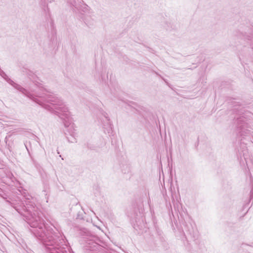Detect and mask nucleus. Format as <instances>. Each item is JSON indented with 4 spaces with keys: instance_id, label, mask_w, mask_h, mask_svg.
I'll list each match as a JSON object with an SVG mask.
<instances>
[{
    "instance_id": "obj_1",
    "label": "nucleus",
    "mask_w": 253,
    "mask_h": 253,
    "mask_svg": "<svg viewBox=\"0 0 253 253\" xmlns=\"http://www.w3.org/2000/svg\"><path fill=\"white\" fill-rule=\"evenodd\" d=\"M31 227V232L44 247L46 253H71L69 247L55 228L46 227L39 215L38 208L28 199L26 206L13 204L7 201Z\"/></svg>"
},
{
    "instance_id": "obj_2",
    "label": "nucleus",
    "mask_w": 253,
    "mask_h": 253,
    "mask_svg": "<svg viewBox=\"0 0 253 253\" xmlns=\"http://www.w3.org/2000/svg\"><path fill=\"white\" fill-rule=\"evenodd\" d=\"M6 81L29 99L64 120L65 126L68 128L67 131L72 136L70 138L67 136L68 141L71 143L76 142L75 133L71 130L73 129V125L70 123V112L68 107L60 98L54 94L38 93L35 95L31 93L20 85L14 83L9 78H7Z\"/></svg>"
},
{
    "instance_id": "obj_3",
    "label": "nucleus",
    "mask_w": 253,
    "mask_h": 253,
    "mask_svg": "<svg viewBox=\"0 0 253 253\" xmlns=\"http://www.w3.org/2000/svg\"><path fill=\"white\" fill-rule=\"evenodd\" d=\"M80 235L84 239L85 242L84 248L86 250L92 253H104L105 248L99 244V239L95 235L92 234L86 228L81 229Z\"/></svg>"
},
{
    "instance_id": "obj_4",
    "label": "nucleus",
    "mask_w": 253,
    "mask_h": 253,
    "mask_svg": "<svg viewBox=\"0 0 253 253\" xmlns=\"http://www.w3.org/2000/svg\"><path fill=\"white\" fill-rule=\"evenodd\" d=\"M235 123L237 128L240 130L239 133H240L241 135H244L249 133V131L245 129L247 127V124L244 116L237 117L235 120Z\"/></svg>"
},
{
    "instance_id": "obj_5",
    "label": "nucleus",
    "mask_w": 253,
    "mask_h": 253,
    "mask_svg": "<svg viewBox=\"0 0 253 253\" xmlns=\"http://www.w3.org/2000/svg\"><path fill=\"white\" fill-rule=\"evenodd\" d=\"M72 6L74 7L79 11L86 12L89 10V6L83 0H67Z\"/></svg>"
},
{
    "instance_id": "obj_6",
    "label": "nucleus",
    "mask_w": 253,
    "mask_h": 253,
    "mask_svg": "<svg viewBox=\"0 0 253 253\" xmlns=\"http://www.w3.org/2000/svg\"><path fill=\"white\" fill-rule=\"evenodd\" d=\"M236 36L248 38L249 40L253 41V28L246 27V29L240 32V33H237Z\"/></svg>"
},
{
    "instance_id": "obj_7",
    "label": "nucleus",
    "mask_w": 253,
    "mask_h": 253,
    "mask_svg": "<svg viewBox=\"0 0 253 253\" xmlns=\"http://www.w3.org/2000/svg\"><path fill=\"white\" fill-rule=\"evenodd\" d=\"M185 230L190 235H193L194 234V229L191 224H186L185 225Z\"/></svg>"
},
{
    "instance_id": "obj_8",
    "label": "nucleus",
    "mask_w": 253,
    "mask_h": 253,
    "mask_svg": "<svg viewBox=\"0 0 253 253\" xmlns=\"http://www.w3.org/2000/svg\"><path fill=\"white\" fill-rule=\"evenodd\" d=\"M28 144L30 145V141H29V142L26 141V142L24 143V145H25V147H26V149H27V151H28V153H29V155H30V156L31 157V158L32 160L33 161H34V160H33V158L32 157V156H31V154H30V150H29V147H28Z\"/></svg>"
},
{
    "instance_id": "obj_9",
    "label": "nucleus",
    "mask_w": 253,
    "mask_h": 253,
    "mask_svg": "<svg viewBox=\"0 0 253 253\" xmlns=\"http://www.w3.org/2000/svg\"><path fill=\"white\" fill-rule=\"evenodd\" d=\"M0 75L6 81H7L8 76L6 75V74L1 69H0Z\"/></svg>"
},
{
    "instance_id": "obj_10",
    "label": "nucleus",
    "mask_w": 253,
    "mask_h": 253,
    "mask_svg": "<svg viewBox=\"0 0 253 253\" xmlns=\"http://www.w3.org/2000/svg\"><path fill=\"white\" fill-rule=\"evenodd\" d=\"M237 102L236 101H235V100H232L231 102V105L232 106H233V107H234V109L236 110V109H237V108H236V106H237Z\"/></svg>"
},
{
    "instance_id": "obj_11",
    "label": "nucleus",
    "mask_w": 253,
    "mask_h": 253,
    "mask_svg": "<svg viewBox=\"0 0 253 253\" xmlns=\"http://www.w3.org/2000/svg\"><path fill=\"white\" fill-rule=\"evenodd\" d=\"M253 198V189L250 191V199L251 200Z\"/></svg>"
},
{
    "instance_id": "obj_12",
    "label": "nucleus",
    "mask_w": 253,
    "mask_h": 253,
    "mask_svg": "<svg viewBox=\"0 0 253 253\" xmlns=\"http://www.w3.org/2000/svg\"><path fill=\"white\" fill-rule=\"evenodd\" d=\"M106 115H107V114L106 113L105 115L104 114V117L107 119L108 121L109 120V119H108V117L107 116H106Z\"/></svg>"
},
{
    "instance_id": "obj_13",
    "label": "nucleus",
    "mask_w": 253,
    "mask_h": 253,
    "mask_svg": "<svg viewBox=\"0 0 253 253\" xmlns=\"http://www.w3.org/2000/svg\"><path fill=\"white\" fill-rule=\"evenodd\" d=\"M87 147H88V148H90V149H92V148H91V147H89V146H88V145H87Z\"/></svg>"
},
{
    "instance_id": "obj_14",
    "label": "nucleus",
    "mask_w": 253,
    "mask_h": 253,
    "mask_svg": "<svg viewBox=\"0 0 253 253\" xmlns=\"http://www.w3.org/2000/svg\"><path fill=\"white\" fill-rule=\"evenodd\" d=\"M65 134H66V135H68L67 132H65Z\"/></svg>"
},
{
    "instance_id": "obj_15",
    "label": "nucleus",
    "mask_w": 253,
    "mask_h": 253,
    "mask_svg": "<svg viewBox=\"0 0 253 253\" xmlns=\"http://www.w3.org/2000/svg\"><path fill=\"white\" fill-rule=\"evenodd\" d=\"M252 48L253 49V46H252Z\"/></svg>"
}]
</instances>
